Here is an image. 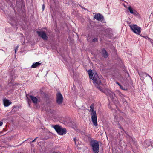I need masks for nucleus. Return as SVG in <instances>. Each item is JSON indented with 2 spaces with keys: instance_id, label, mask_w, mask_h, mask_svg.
Segmentation results:
<instances>
[{
  "instance_id": "obj_1",
  "label": "nucleus",
  "mask_w": 153,
  "mask_h": 153,
  "mask_svg": "<svg viewBox=\"0 0 153 153\" xmlns=\"http://www.w3.org/2000/svg\"><path fill=\"white\" fill-rule=\"evenodd\" d=\"M90 108L91 109V115L92 121L93 125L95 126H97L98 125L97 122V114L96 111L94 110V106L92 104L90 106Z\"/></svg>"
},
{
  "instance_id": "obj_2",
  "label": "nucleus",
  "mask_w": 153,
  "mask_h": 153,
  "mask_svg": "<svg viewBox=\"0 0 153 153\" xmlns=\"http://www.w3.org/2000/svg\"><path fill=\"white\" fill-rule=\"evenodd\" d=\"M90 144L94 153H98L99 151V142L96 140H93L91 142Z\"/></svg>"
},
{
  "instance_id": "obj_3",
  "label": "nucleus",
  "mask_w": 153,
  "mask_h": 153,
  "mask_svg": "<svg viewBox=\"0 0 153 153\" xmlns=\"http://www.w3.org/2000/svg\"><path fill=\"white\" fill-rule=\"evenodd\" d=\"M54 128L57 133L60 135H63L67 132L65 128H63L61 126L58 125H55Z\"/></svg>"
},
{
  "instance_id": "obj_4",
  "label": "nucleus",
  "mask_w": 153,
  "mask_h": 153,
  "mask_svg": "<svg viewBox=\"0 0 153 153\" xmlns=\"http://www.w3.org/2000/svg\"><path fill=\"white\" fill-rule=\"evenodd\" d=\"M129 26L132 31L135 34L139 35L141 32V28L135 24L130 25Z\"/></svg>"
},
{
  "instance_id": "obj_5",
  "label": "nucleus",
  "mask_w": 153,
  "mask_h": 153,
  "mask_svg": "<svg viewBox=\"0 0 153 153\" xmlns=\"http://www.w3.org/2000/svg\"><path fill=\"white\" fill-rule=\"evenodd\" d=\"M91 79L93 80V83L97 84H99L101 83V80L97 73H94Z\"/></svg>"
},
{
  "instance_id": "obj_6",
  "label": "nucleus",
  "mask_w": 153,
  "mask_h": 153,
  "mask_svg": "<svg viewBox=\"0 0 153 153\" xmlns=\"http://www.w3.org/2000/svg\"><path fill=\"white\" fill-rule=\"evenodd\" d=\"M63 100V97L60 92H58L56 94V102L59 104H61Z\"/></svg>"
},
{
  "instance_id": "obj_7",
  "label": "nucleus",
  "mask_w": 153,
  "mask_h": 153,
  "mask_svg": "<svg viewBox=\"0 0 153 153\" xmlns=\"http://www.w3.org/2000/svg\"><path fill=\"white\" fill-rule=\"evenodd\" d=\"M38 35L42 38L44 40H47L48 38L46 33L43 31H37Z\"/></svg>"
},
{
  "instance_id": "obj_8",
  "label": "nucleus",
  "mask_w": 153,
  "mask_h": 153,
  "mask_svg": "<svg viewBox=\"0 0 153 153\" xmlns=\"http://www.w3.org/2000/svg\"><path fill=\"white\" fill-rule=\"evenodd\" d=\"M26 97L28 99V100H29V98H30V99L32 100L34 104L37 103L38 101V99L36 97L33 96L31 95L27 94Z\"/></svg>"
},
{
  "instance_id": "obj_9",
  "label": "nucleus",
  "mask_w": 153,
  "mask_h": 153,
  "mask_svg": "<svg viewBox=\"0 0 153 153\" xmlns=\"http://www.w3.org/2000/svg\"><path fill=\"white\" fill-rule=\"evenodd\" d=\"M128 9L130 12L135 16H137V13L134 9H133L131 6H129L128 7Z\"/></svg>"
},
{
  "instance_id": "obj_10",
  "label": "nucleus",
  "mask_w": 153,
  "mask_h": 153,
  "mask_svg": "<svg viewBox=\"0 0 153 153\" xmlns=\"http://www.w3.org/2000/svg\"><path fill=\"white\" fill-rule=\"evenodd\" d=\"M106 94L108 96H109L111 100H113L114 98V96H115L114 94L112 92L109 91L108 92V91H106Z\"/></svg>"
},
{
  "instance_id": "obj_11",
  "label": "nucleus",
  "mask_w": 153,
  "mask_h": 153,
  "mask_svg": "<svg viewBox=\"0 0 153 153\" xmlns=\"http://www.w3.org/2000/svg\"><path fill=\"white\" fill-rule=\"evenodd\" d=\"M3 102L4 106L6 107L9 106L11 104V102L7 99H4L3 100Z\"/></svg>"
},
{
  "instance_id": "obj_12",
  "label": "nucleus",
  "mask_w": 153,
  "mask_h": 153,
  "mask_svg": "<svg viewBox=\"0 0 153 153\" xmlns=\"http://www.w3.org/2000/svg\"><path fill=\"white\" fill-rule=\"evenodd\" d=\"M95 18L97 20H100L103 19V16L100 14L98 13L95 15Z\"/></svg>"
},
{
  "instance_id": "obj_13",
  "label": "nucleus",
  "mask_w": 153,
  "mask_h": 153,
  "mask_svg": "<svg viewBox=\"0 0 153 153\" xmlns=\"http://www.w3.org/2000/svg\"><path fill=\"white\" fill-rule=\"evenodd\" d=\"M41 64V63L39 62H36L35 63H34L31 66V67L33 68H36L39 66Z\"/></svg>"
},
{
  "instance_id": "obj_14",
  "label": "nucleus",
  "mask_w": 153,
  "mask_h": 153,
  "mask_svg": "<svg viewBox=\"0 0 153 153\" xmlns=\"http://www.w3.org/2000/svg\"><path fill=\"white\" fill-rule=\"evenodd\" d=\"M102 55L104 57L106 58L108 56V55L105 50H103L102 51Z\"/></svg>"
},
{
  "instance_id": "obj_15",
  "label": "nucleus",
  "mask_w": 153,
  "mask_h": 153,
  "mask_svg": "<svg viewBox=\"0 0 153 153\" xmlns=\"http://www.w3.org/2000/svg\"><path fill=\"white\" fill-rule=\"evenodd\" d=\"M88 72L89 74L90 78L92 79V76L93 75V74H94V73H93L92 71L91 70H89L88 71Z\"/></svg>"
},
{
  "instance_id": "obj_16",
  "label": "nucleus",
  "mask_w": 153,
  "mask_h": 153,
  "mask_svg": "<svg viewBox=\"0 0 153 153\" xmlns=\"http://www.w3.org/2000/svg\"><path fill=\"white\" fill-rule=\"evenodd\" d=\"M97 87L101 91L105 94H106V91H107V90L102 89L100 86L98 85Z\"/></svg>"
},
{
  "instance_id": "obj_17",
  "label": "nucleus",
  "mask_w": 153,
  "mask_h": 153,
  "mask_svg": "<svg viewBox=\"0 0 153 153\" xmlns=\"http://www.w3.org/2000/svg\"><path fill=\"white\" fill-rule=\"evenodd\" d=\"M117 92H118L119 95L120 96V97L121 98H123V97H124L125 96L122 94L120 91H117Z\"/></svg>"
},
{
  "instance_id": "obj_18",
  "label": "nucleus",
  "mask_w": 153,
  "mask_h": 153,
  "mask_svg": "<svg viewBox=\"0 0 153 153\" xmlns=\"http://www.w3.org/2000/svg\"><path fill=\"white\" fill-rule=\"evenodd\" d=\"M141 36L143 37V38H145L146 39H148L149 40L151 41V39L149 38L148 36Z\"/></svg>"
},
{
  "instance_id": "obj_19",
  "label": "nucleus",
  "mask_w": 153,
  "mask_h": 153,
  "mask_svg": "<svg viewBox=\"0 0 153 153\" xmlns=\"http://www.w3.org/2000/svg\"><path fill=\"white\" fill-rule=\"evenodd\" d=\"M123 120V119L122 117H119V118H117V120H118L119 121H120L121 120Z\"/></svg>"
},
{
  "instance_id": "obj_20",
  "label": "nucleus",
  "mask_w": 153,
  "mask_h": 153,
  "mask_svg": "<svg viewBox=\"0 0 153 153\" xmlns=\"http://www.w3.org/2000/svg\"><path fill=\"white\" fill-rule=\"evenodd\" d=\"M98 40V39L96 38H95L93 39L92 41L93 42H97Z\"/></svg>"
},
{
  "instance_id": "obj_21",
  "label": "nucleus",
  "mask_w": 153,
  "mask_h": 153,
  "mask_svg": "<svg viewBox=\"0 0 153 153\" xmlns=\"http://www.w3.org/2000/svg\"><path fill=\"white\" fill-rule=\"evenodd\" d=\"M122 100H123L122 101L123 103H127V102H126V100L124 99L123 97V98H122Z\"/></svg>"
},
{
  "instance_id": "obj_22",
  "label": "nucleus",
  "mask_w": 153,
  "mask_h": 153,
  "mask_svg": "<svg viewBox=\"0 0 153 153\" xmlns=\"http://www.w3.org/2000/svg\"><path fill=\"white\" fill-rule=\"evenodd\" d=\"M18 46H17L16 47V48L15 49V53H16V52L17 51H18Z\"/></svg>"
},
{
  "instance_id": "obj_23",
  "label": "nucleus",
  "mask_w": 153,
  "mask_h": 153,
  "mask_svg": "<svg viewBox=\"0 0 153 153\" xmlns=\"http://www.w3.org/2000/svg\"><path fill=\"white\" fill-rule=\"evenodd\" d=\"M73 140H74V141L75 142V144L76 145H78V144H77V143H76V138H73Z\"/></svg>"
},
{
  "instance_id": "obj_24",
  "label": "nucleus",
  "mask_w": 153,
  "mask_h": 153,
  "mask_svg": "<svg viewBox=\"0 0 153 153\" xmlns=\"http://www.w3.org/2000/svg\"><path fill=\"white\" fill-rule=\"evenodd\" d=\"M145 74L146 75V76H149L150 78L152 80V78L151 77V76L150 75H148V74H146V73H145Z\"/></svg>"
},
{
  "instance_id": "obj_25",
  "label": "nucleus",
  "mask_w": 153,
  "mask_h": 153,
  "mask_svg": "<svg viewBox=\"0 0 153 153\" xmlns=\"http://www.w3.org/2000/svg\"><path fill=\"white\" fill-rule=\"evenodd\" d=\"M45 8V5L44 4H43L42 6V8L43 10H44Z\"/></svg>"
},
{
  "instance_id": "obj_26",
  "label": "nucleus",
  "mask_w": 153,
  "mask_h": 153,
  "mask_svg": "<svg viewBox=\"0 0 153 153\" xmlns=\"http://www.w3.org/2000/svg\"><path fill=\"white\" fill-rule=\"evenodd\" d=\"M3 124V122L2 121H0V126H2Z\"/></svg>"
},
{
  "instance_id": "obj_27",
  "label": "nucleus",
  "mask_w": 153,
  "mask_h": 153,
  "mask_svg": "<svg viewBox=\"0 0 153 153\" xmlns=\"http://www.w3.org/2000/svg\"><path fill=\"white\" fill-rule=\"evenodd\" d=\"M37 138H36L35 139L32 141V142H33L35 141V140H36V139Z\"/></svg>"
},
{
  "instance_id": "obj_28",
  "label": "nucleus",
  "mask_w": 153,
  "mask_h": 153,
  "mask_svg": "<svg viewBox=\"0 0 153 153\" xmlns=\"http://www.w3.org/2000/svg\"><path fill=\"white\" fill-rule=\"evenodd\" d=\"M120 88H121L122 89H123V88L121 86H120Z\"/></svg>"
},
{
  "instance_id": "obj_29",
  "label": "nucleus",
  "mask_w": 153,
  "mask_h": 153,
  "mask_svg": "<svg viewBox=\"0 0 153 153\" xmlns=\"http://www.w3.org/2000/svg\"><path fill=\"white\" fill-rule=\"evenodd\" d=\"M117 84H118V85L120 86V84L119 83L117 82Z\"/></svg>"
}]
</instances>
